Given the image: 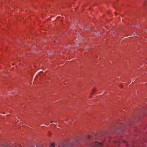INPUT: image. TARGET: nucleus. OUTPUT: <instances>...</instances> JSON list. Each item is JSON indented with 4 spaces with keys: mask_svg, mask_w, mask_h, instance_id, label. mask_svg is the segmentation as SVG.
<instances>
[{
    "mask_svg": "<svg viewBox=\"0 0 147 147\" xmlns=\"http://www.w3.org/2000/svg\"><path fill=\"white\" fill-rule=\"evenodd\" d=\"M102 145V144L101 142H99L97 141H95L94 142H92V143L90 144V147H101Z\"/></svg>",
    "mask_w": 147,
    "mask_h": 147,
    "instance_id": "f257e3e1",
    "label": "nucleus"
},
{
    "mask_svg": "<svg viewBox=\"0 0 147 147\" xmlns=\"http://www.w3.org/2000/svg\"><path fill=\"white\" fill-rule=\"evenodd\" d=\"M98 136L97 135H96L94 137H93L92 138V141L91 142V143H92V142H94L95 141H96V140L97 138H98Z\"/></svg>",
    "mask_w": 147,
    "mask_h": 147,
    "instance_id": "f03ea898",
    "label": "nucleus"
},
{
    "mask_svg": "<svg viewBox=\"0 0 147 147\" xmlns=\"http://www.w3.org/2000/svg\"><path fill=\"white\" fill-rule=\"evenodd\" d=\"M55 146V144H54V143H52L51 144V147H54Z\"/></svg>",
    "mask_w": 147,
    "mask_h": 147,
    "instance_id": "7ed1b4c3",
    "label": "nucleus"
},
{
    "mask_svg": "<svg viewBox=\"0 0 147 147\" xmlns=\"http://www.w3.org/2000/svg\"><path fill=\"white\" fill-rule=\"evenodd\" d=\"M121 142V141H119V140L117 141H114L115 143H119Z\"/></svg>",
    "mask_w": 147,
    "mask_h": 147,
    "instance_id": "20e7f679",
    "label": "nucleus"
},
{
    "mask_svg": "<svg viewBox=\"0 0 147 147\" xmlns=\"http://www.w3.org/2000/svg\"><path fill=\"white\" fill-rule=\"evenodd\" d=\"M134 79H132V80H131L132 81V82H134Z\"/></svg>",
    "mask_w": 147,
    "mask_h": 147,
    "instance_id": "39448f33",
    "label": "nucleus"
},
{
    "mask_svg": "<svg viewBox=\"0 0 147 147\" xmlns=\"http://www.w3.org/2000/svg\"><path fill=\"white\" fill-rule=\"evenodd\" d=\"M92 91L93 92H94L95 91V90L94 89V90H93Z\"/></svg>",
    "mask_w": 147,
    "mask_h": 147,
    "instance_id": "423d86ee",
    "label": "nucleus"
},
{
    "mask_svg": "<svg viewBox=\"0 0 147 147\" xmlns=\"http://www.w3.org/2000/svg\"><path fill=\"white\" fill-rule=\"evenodd\" d=\"M107 134V133H105V134H104V135H106V134Z\"/></svg>",
    "mask_w": 147,
    "mask_h": 147,
    "instance_id": "0eeeda50",
    "label": "nucleus"
},
{
    "mask_svg": "<svg viewBox=\"0 0 147 147\" xmlns=\"http://www.w3.org/2000/svg\"><path fill=\"white\" fill-rule=\"evenodd\" d=\"M51 122L52 123H53L54 122L53 121H51Z\"/></svg>",
    "mask_w": 147,
    "mask_h": 147,
    "instance_id": "6e6552de",
    "label": "nucleus"
},
{
    "mask_svg": "<svg viewBox=\"0 0 147 147\" xmlns=\"http://www.w3.org/2000/svg\"><path fill=\"white\" fill-rule=\"evenodd\" d=\"M123 142H124V143H126V142L125 141H123Z\"/></svg>",
    "mask_w": 147,
    "mask_h": 147,
    "instance_id": "1a4fd4ad",
    "label": "nucleus"
},
{
    "mask_svg": "<svg viewBox=\"0 0 147 147\" xmlns=\"http://www.w3.org/2000/svg\"><path fill=\"white\" fill-rule=\"evenodd\" d=\"M89 138H90V136H89Z\"/></svg>",
    "mask_w": 147,
    "mask_h": 147,
    "instance_id": "9d476101",
    "label": "nucleus"
}]
</instances>
